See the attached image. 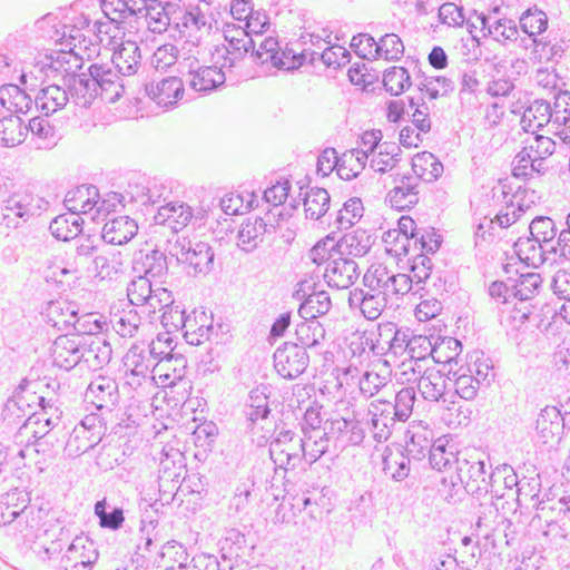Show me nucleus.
I'll use <instances>...</instances> for the list:
<instances>
[{
  "mask_svg": "<svg viewBox=\"0 0 570 570\" xmlns=\"http://www.w3.org/2000/svg\"><path fill=\"white\" fill-rule=\"evenodd\" d=\"M85 397L98 410L111 411L118 403V384L111 377L98 376L87 387Z\"/></svg>",
  "mask_w": 570,
  "mask_h": 570,
  "instance_id": "13",
  "label": "nucleus"
},
{
  "mask_svg": "<svg viewBox=\"0 0 570 570\" xmlns=\"http://www.w3.org/2000/svg\"><path fill=\"white\" fill-rule=\"evenodd\" d=\"M138 232V225L129 216H118L106 222L101 238L107 244L124 245L128 243Z\"/></svg>",
  "mask_w": 570,
  "mask_h": 570,
  "instance_id": "24",
  "label": "nucleus"
},
{
  "mask_svg": "<svg viewBox=\"0 0 570 570\" xmlns=\"http://www.w3.org/2000/svg\"><path fill=\"white\" fill-rule=\"evenodd\" d=\"M67 26H63L62 38H66L65 45L68 49H61L39 57L29 71L21 70L19 76L21 83L26 85L27 78L30 75L35 79L42 81L61 77L62 85L65 86L69 77L78 75L77 72L82 68L83 61L91 59L92 55L97 51L96 46L90 48L86 38H81L79 29L71 28L67 37Z\"/></svg>",
  "mask_w": 570,
  "mask_h": 570,
  "instance_id": "1",
  "label": "nucleus"
},
{
  "mask_svg": "<svg viewBox=\"0 0 570 570\" xmlns=\"http://www.w3.org/2000/svg\"><path fill=\"white\" fill-rule=\"evenodd\" d=\"M404 53V45L401 38L395 33H386L376 41L374 60L384 58L385 60H399Z\"/></svg>",
  "mask_w": 570,
  "mask_h": 570,
  "instance_id": "63",
  "label": "nucleus"
},
{
  "mask_svg": "<svg viewBox=\"0 0 570 570\" xmlns=\"http://www.w3.org/2000/svg\"><path fill=\"white\" fill-rule=\"evenodd\" d=\"M51 234L61 240L75 238L80 232L79 217L76 214L60 215L53 218L49 226Z\"/></svg>",
  "mask_w": 570,
  "mask_h": 570,
  "instance_id": "61",
  "label": "nucleus"
},
{
  "mask_svg": "<svg viewBox=\"0 0 570 570\" xmlns=\"http://www.w3.org/2000/svg\"><path fill=\"white\" fill-rule=\"evenodd\" d=\"M81 352H83L81 362L91 368H100L107 365L112 355L110 344L100 337L89 340L82 337Z\"/></svg>",
  "mask_w": 570,
  "mask_h": 570,
  "instance_id": "30",
  "label": "nucleus"
},
{
  "mask_svg": "<svg viewBox=\"0 0 570 570\" xmlns=\"http://www.w3.org/2000/svg\"><path fill=\"white\" fill-rule=\"evenodd\" d=\"M225 39L227 46L225 47L223 68L234 67L238 60L255 48V40L242 28L226 30Z\"/></svg>",
  "mask_w": 570,
  "mask_h": 570,
  "instance_id": "18",
  "label": "nucleus"
},
{
  "mask_svg": "<svg viewBox=\"0 0 570 570\" xmlns=\"http://www.w3.org/2000/svg\"><path fill=\"white\" fill-rule=\"evenodd\" d=\"M535 509L537 513L532 522H538L539 527L547 528V530H543L544 535H549L550 531L559 529L558 522L567 515L561 498L553 500L549 495H544L538 501Z\"/></svg>",
  "mask_w": 570,
  "mask_h": 570,
  "instance_id": "23",
  "label": "nucleus"
},
{
  "mask_svg": "<svg viewBox=\"0 0 570 570\" xmlns=\"http://www.w3.org/2000/svg\"><path fill=\"white\" fill-rule=\"evenodd\" d=\"M49 203L29 191L12 194L1 207L2 222L8 228H18L31 217L47 210Z\"/></svg>",
  "mask_w": 570,
  "mask_h": 570,
  "instance_id": "6",
  "label": "nucleus"
},
{
  "mask_svg": "<svg viewBox=\"0 0 570 570\" xmlns=\"http://www.w3.org/2000/svg\"><path fill=\"white\" fill-rule=\"evenodd\" d=\"M166 250L189 276H205L214 267L215 253L208 243L176 237L175 240L168 239Z\"/></svg>",
  "mask_w": 570,
  "mask_h": 570,
  "instance_id": "3",
  "label": "nucleus"
},
{
  "mask_svg": "<svg viewBox=\"0 0 570 570\" xmlns=\"http://www.w3.org/2000/svg\"><path fill=\"white\" fill-rule=\"evenodd\" d=\"M455 475H451L453 488L462 487L466 493L475 498H487L491 487L490 472L485 470L487 463L475 451L459 453L455 459Z\"/></svg>",
  "mask_w": 570,
  "mask_h": 570,
  "instance_id": "4",
  "label": "nucleus"
},
{
  "mask_svg": "<svg viewBox=\"0 0 570 570\" xmlns=\"http://www.w3.org/2000/svg\"><path fill=\"white\" fill-rule=\"evenodd\" d=\"M331 197L326 189L312 187L304 196V207L306 217L320 219L330 208Z\"/></svg>",
  "mask_w": 570,
  "mask_h": 570,
  "instance_id": "53",
  "label": "nucleus"
},
{
  "mask_svg": "<svg viewBox=\"0 0 570 570\" xmlns=\"http://www.w3.org/2000/svg\"><path fill=\"white\" fill-rule=\"evenodd\" d=\"M29 501L28 493L18 488L0 495V527L11 525L19 508Z\"/></svg>",
  "mask_w": 570,
  "mask_h": 570,
  "instance_id": "51",
  "label": "nucleus"
},
{
  "mask_svg": "<svg viewBox=\"0 0 570 570\" xmlns=\"http://www.w3.org/2000/svg\"><path fill=\"white\" fill-rule=\"evenodd\" d=\"M358 266L352 258L338 255L327 263L324 278L327 285L336 289L350 288L358 278Z\"/></svg>",
  "mask_w": 570,
  "mask_h": 570,
  "instance_id": "12",
  "label": "nucleus"
},
{
  "mask_svg": "<svg viewBox=\"0 0 570 570\" xmlns=\"http://www.w3.org/2000/svg\"><path fill=\"white\" fill-rule=\"evenodd\" d=\"M512 282L513 299L520 303L532 299L540 291L542 277L539 273L528 272L519 274L518 278L509 277Z\"/></svg>",
  "mask_w": 570,
  "mask_h": 570,
  "instance_id": "42",
  "label": "nucleus"
},
{
  "mask_svg": "<svg viewBox=\"0 0 570 570\" xmlns=\"http://www.w3.org/2000/svg\"><path fill=\"white\" fill-rule=\"evenodd\" d=\"M362 415L370 433L377 442L387 441L399 422L394 415L392 402L382 399L372 401Z\"/></svg>",
  "mask_w": 570,
  "mask_h": 570,
  "instance_id": "7",
  "label": "nucleus"
},
{
  "mask_svg": "<svg viewBox=\"0 0 570 570\" xmlns=\"http://www.w3.org/2000/svg\"><path fill=\"white\" fill-rule=\"evenodd\" d=\"M136 265L135 269H141L147 277L160 278L168 272L167 256L159 249L141 254Z\"/></svg>",
  "mask_w": 570,
  "mask_h": 570,
  "instance_id": "52",
  "label": "nucleus"
},
{
  "mask_svg": "<svg viewBox=\"0 0 570 570\" xmlns=\"http://www.w3.org/2000/svg\"><path fill=\"white\" fill-rule=\"evenodd\" d=\"M484 499L485 501L479 504L476 527L480 531H483L484 537H489L490 533L502 523V520L499 517L498 508H495L493 499H491L490 495Z\"/></svg>",
  "mask_w": 570,
  "mask_h": 570,
  "instance_id": "62",
  "label": "nucleus"
},
{
  "mask_svg": "<svg viewBox=\"0 0 570 570\" xmlns=\"http://www.w3.org/2000/svg\"><path fill=\"white\" fill-rule=\"evenodd\" d=\"M184 80L178 77L164 78L158 82L146 85V94L158 106L173 107L184 95Z\"/></svg>",
  "mask_w": 570,
  "mask_h": 570,
  "instance_id": "16",
  "label": "nucleus"
},
{
  "mask_svg": "<svg viewBox=\"0 0 570 570\" xmlns=\"http://www.w3.org/2000/svg\"><path fill=\"white\" fill-rule=\"evenodd\" d=\"M423 441L425 444L416 450V445L420 443H416L415 436L413 435L411 442L406 444V452L417 459H420V454L425 456L428 453L430 465L438 471H445L453 462L455 463L456 456L452 451L446 450L445 445L441 443V440H438L432 445L426 439Z\"/></svg>",
  "mask_w": 570,
  "mask_h": 570,
  "instance_id": "14",
  "label": "nucleus"
},
{
  "mask_svg": "<svg viewBox=\"0 0 570 570\" xmlns=\"http://www.w3.org/2000/svg\"><path fill=\"white\" fill-rule=\"evenodd\" d=\"M31 402H33L31 394H26L24 390L14 392V394L9 397L4 404V417L17 423L26 419L29 423L33 413Z\"/></svg>",
  "mask_w": 570,
  "mask_h": 570,
  "instance_id": "48",
  "label": "nucleus"
},
{
  "mask_svg": "<svg viewBox=\"0 0 570 570\" xmlns=\"http://www.w3.org/2000/svg\"><path fill=\"white\" fill-rule=\"evenodd\" d=\"M351 303H358L364 317L374 321L380 317L387 305L389 298L363 288H355L350 295Z\"/></svg>",
  "mask_w": 570,
  "mask_h": 570,
  "instance_id": "33",
  "label": "nucleus"
},
{
  "mask_svg": "<svg viewBox=\"0 0 570 570\" xmlns=\"http://www.w3.org/2000/svg\"><path fill=\"white\" fill-rule=\"evenodd\" d=\"M82 337L79 335H60L50 348L53 365L70 371L79 364L83 357L81 352Z\"/></svg>",
  "mask_w": 570,
  "mask_h": 570,
  "instance_id": "11",
  "label": "nucleus"
},
{
  "mask_svg": "<svg viewBox=\"0 0 570 570\" xmlns=\"http://www.w3.org/2000/svg\"><path fill=\"white\" fill-rule=\"evenodd\" d=\"M27 128L38 149H50L56 146L59 140L55 126H52L47 118H31Z\"/></svg>",
  "mask_w": 570,
  "mask_h": 570,
  "instance_id": "39",
  "label": "nucleus"
},
{
  "mask_svg": "<svg viewBox=\"0 0 570 570\" xmlns=\"http://www.w3.org/2000/svg\"><path fill=\"white\" fill-rule=\"evenodd\" d=\"M309 356L303 346L297 343H285L274 353V366L277 373L287 380L298 377L304 373Z\"/></svg>",
  "mask_w": 570,
  "mask_h": 570,
  "instance_id": "9",
  "label": "nucleus"
},
{
  "mask_svg": "<svg viewBox=\"0 0 570 570\" xmlns=\"http://www.w3.org/2000/svg\"><path fill=\"white\" fill-rule=\"evenodd\" d=\"M43 514L45 512L41 508L24 502L13 517L11 525L16 532L24 534L29 529L40 525Z\"/></svg>",
  "mask_w": 570,
  "mask_h": 570,
  "instance_id": "56",
  "label": "nucleus"
},
{
  "mask_svg": "<svg viewBox=\"0 0 570 570\" xmlns=\"http://www.w3.org/2000/svg\"><path fill=\"white\" fill-rule=\"evenodd\" d=\"M189 554L187 549L179 542L171 540L161 546L156 552L153 566L163 568L164 564H176L179 567L191 564L188 562Z\"/></svg>",
  "mask_w": 570,
  "mask_h": 570,
  "instance_id": "49",
  "label": "nucleus"
},
{
  "mask_svg": "<svg viewBox=\"0 0 570 570\" xmlns=\"http://www.w3.org/2000/svg\"><path fill=\"white\" fill-rule=\"evenodd\" d=\"M193 208L185 203H168L158 207L156 224L167 225L174 233L184 229L193 219Z\"/></svg>",
  "mask_w": 570,
  "mask_h": 570,
  "instance_id": "20",
  "label": "nucleus"
},
{
  "mask_svg": "<svg viewBox=\"0 0 570 570\" xmlns=\"http://www.w3.org/2000/svg\"><path fill=\"white\" fill-rule=\"evenodd\" d=\"M410 463L407 454L400 450L393 451L386 448L382 455V470L384 474L396 482L403 481L409 476Z\"/></svg>",
  "mask_w": 570,
  "mask_h": 570,
  "instance_id": "38",
  "label": "nucleus"
},
{
  "mask_svg": "<svg viewBox=\"0 0 570 570\" xmlns=\"http://www.w3.org/2000/svg\"><path fill=\"white\" fill-rule=\"evenodd\" d=\"M45 316L47 322L59 331H67L70 327L77 330L79 323L77 306L66 299L50 302L46 307Z\"/></svg>",
  "mask_w": 570,
  "mask_h": 570,
  "instance_id": "21",
  "label": "nucleus"
},
{
  "mask_svg": "<svg viewBox=\"0 0 570 570\" xmlns=\"http://www.w3.org/2000/svg\"><path fill=\"white\" fill-rule=\"evenodd\" d=\"M417 390L429 402H439L445 393L446 381L441 371L426 368L417 379Z\"/></svg>",
  "mask_w": 570,
  "mask_h": 570,
  "instance_id": "31",
  "label": "nucleus"
},
{
  "mask_svg": "<svg viewBox=\"0 0 570 570\" xmlns=\"http://www.w3.org/2000/svg\"><path fill=\"white\" fill-rule=\"evenodd\" d=\"M186 366L187 361L184 355L171 353L156 362V377L164 386H174L185 377Z\"/></svg>",
  "mask_w": 570,
  "mask_h": 570,
  "instance_id": "26",
  "label": "nucleus"
},
{
  "mask_svg": "<svg viewBox=\"0 0 570 570\" xmlns=\"http://www.w3.org/2000/svg\"><path fill=\"white\" fill-rule=\"evenodd\" d=\"M140 48L134 41L122 42L119 48L114 51L111 63L117 69V76H131L135 75L140 67Z\"/></svg>",
  "mask_w": 570,
  "mask_h": 570,
  "instance_id": "27",
  "label": "nucleus"
},
{
  "mask_svg": "<svg viewBox=\"0 0 570 570\" xmlns=\"http://www.w3.org/2000/svg\"><path fill=\"white\" fill-rule=\"evenodd\" d=\"M98 553L94 548V543L87 537H76L69 544L66 553L61 557L60 563L91 561L95 563Z\"/></svg>",
  "mask_w": 570,
  "mask_h": 570,
  "instance_id": "57",
  "label": "nucleus"
},
{
  "mask_svg": "<svg viewBox=\"0 0 570 570\" xmlns=\"http://www.w3.org/2000/svg\"><path fill=\"white\" fill-rule=\"evenodd\" d=\"M65 88L69 101L82 108L90 107L98 97L114 104L125 91L121 79L106 63H92L88 68V73L81 72L75 77H69Z\"/></svg>",
  "mask_w": 570,
  "mask_h": 570,
  "instance_id": "2",
  "label": "nucleus"
},
{
  "mask_svg": "<svg viewBox=\"0 0 570 570\" xmlns=\"http://www.w3.org/2000/svg\"><path fill=\"white\" fill-rule=\"evenodd\" d=\"M212 28L209 17L198 6L185 8L179 24L175 28L181 37L190 38L194 45L200 41L204 32L208 33Z\"/></svg>",
  "mask_w": 570,
  "mask_h": 570,
  "instance_id": "17",
  "label": "nucleus"
},
{
  "mask_svg": "<svg viewBox=\"0 0 570 570\" xmlns=\"http://www.w3.org/2000/svg\"><path fill=\"white\" fill-rule=\"evenodd\" d=\"M401 149L394 142H383L380 150L372 155L370 166L374 171L384 174L392 170L400 161Z\"/></svg>",
  "mask_w": 570,
  "mask_h": 570,
  "instance_id": "55",
  "label": "nucleus"
},
{
  "mask_svg": "<svg viewBox=\"0 0 570 570\" xmlns=\"http://www.w3.org/2000/svg\"><path fill=\"white\" fill-rule=\"evenodd\" d=\"M130 200L139 203L142 206H155L160 203L166 187L157 181H146L145 184L129 185Z\"/></svg>",
  "mask_w": 570,
  "mask_h": 570,
  "instance_id": "50",
  "label": "nucleus"
},
{
  "mask_svg": "<svg viewBox=\"0 0 570 570\" xmlns=\"http://www.w3.org/2000/svg\"><path fill=\"white\" fill-rule=\"evenodd\" d=\"M102 440L98 434H92L81 426H75L65 445V452L69 458H78L96 446Z\"/></svg>",
  "mask_w": 570,
  "mask_h": 570,
  "instance_id": "46",
  "label": "nucleus"
},
{
  "mask_svg": "<svg viewBox=\"0 0 570 570\" xmlns=\"http://www.w3.org/2000/svg\"><path fill=\"white\" fill-rule=\"evenodd\" d=\"M481 29L484 36H490L497 41L515 40L519 31L515 22L510 19H498L491 21V18L481 13L478 16Z\"/></svg>",
  "mask_w": 570,
  "mask_h": 570,
  "instance_id": "40",
  "label": "nucleus"
},
{
  "mask_svg": "<svg viewBox=\"0 0 570 570\" xmlns=\"http://www.w3.org/2000/svg\"><path fill=\"white\" fill-rule=\"evenodd\" d=\"M298 345L306 347H314L325 338V330L323 325L315 318L303 320L296 325L295 331Z\"/></svg>",
  "mask_w": 570,
  "mask_h": 570,
  "instance_id": "58",
  "label": "nucleus"
},
{
  "mask_svg": "<svg viewBox=\"0 0 570 570\" xmlns=\"http://www.w3.org/2000/svg\"><path fill=\"white\" fill-rule=\"evenodd\" d=\"M183 75L184 85L199 94L210 92L226 81V76L222 68L202 66L196 59L187 63V71Z\"/></svg>",
  "mask_w": 570,
  "mask_h": 570,
  "instance_id": "8",
  "label": "nucleus"
},
{
  "mask_svg": "<svg viewBox=\"0 0 570 570\" xmlns=\"http://www.w3.org/2000/svg\"><path fill=\"white\" fill-rule=\"evenodd\" d=\"M28 135V128L18 116L0 119V146L13 148L22 144Z\"/></svg>",
  "mask_w": 570,
  "mask_h": 570,
  "instance_id": "41",
  "label": "nucleus"
},
{
  "mask_svg": "<svg viewBox=\"0 0 570 570\" xmlns=\"http://www.w3.org/2000/svg\"><path fill=\"white\" fill-rule=\"evenodd\" d=\"M69 102V96L65 86L50 85L39 90L35 98V105L46 117L65 108Z\"/></svg>",
  "mask_w": 570,
  "mask_h": 570,
  "instance_id": "28",
  "label": "nucleus"
},
{
  "mask_svg": "<svg viewBox=\"0 0 570 570\" xmlns=\"http://www.w3.org/2000/svg\"><path fill=\"white\" fill-rule=\"evenodd\" d=\"M252 51V57L255 61L261 65L271 63L277 69L291 70L301 66L299 60L296 61L293 55L292 61L288 60V56L285 51H279L278 41L273 37L265 38L258 46V48Z\"/></svg>",
  "mask_w": 570,
  "mask_h": 570,
  "instance_id": "15",
  "label": "nucleus"
},
{
  "mask_svg": "<svg viewBox=\"0 0 570 570\" xmlns=\"http://www.w3.org/2000/svg\"><path fill=\"white\" fill-rule=\"evenodd\" d=\"M155 364L146 350L138 345H132L125 356V365L130 367L135 376H142L145 383L156 379Z\"/></svg>",
  "mask_w": 570,
  "mask_h": 570,
  "instance_id": "32",
  "label": "nucleus"
},
{
  "mask_svg": "<svg viewBox=\"0 0 570 570\" xmlns=\"http://www.w3.org/2000/svg\"><path fill=\"white\" fill-rule=\"evenodd\" d=\"M373 245L372 236L364 229H355L345 234L337 243L340 255L354 257L365 256Z\"/></svg>",
  "mask_w": 570,
  "mask_h": 570,
  "instance_id": "36",
  "label": "nucleus"
},
{
  "mask_svg": "<svg viewBox=\"0 0 570 570\" xmlns=\"http://www.w3.org/2000/svg\"><path fill=\"white\" fill-rule=\"evenodd\" d=\"M0 95L7 99L6 109L9 111L27 114L35 100L17 85H4L0 88Z\"/></svg>",
  "mask_w": 570,
  "mask_h": 570,
  "instance_id": "59",
  "label": "nucleus"
},
{
  "mask_svg": "<svg viewBox=\"0 0 570 570\" xmlns=\"http://www.w3.org/2000/svg\"><path fill=\"white\" fill-rule=\"evenodd\" d=\"M140 538L136 543V562L138 566L144 567V562L153 561L155 558L154 550L156 549V533L154 522L150 521L148 524H145V520H141L140 527Z\"/></svg>",
  "mask_w": 570,
  "mask_h": 570,
  "instance_id": "54",
  "label": "nucleus"
},
{
  "mask_svg": "<svg viewBox=\"0 0 570 570\" xmlns=\"http://www.w3.org/2000/svg\"><path fill=\"white\" fill-rule=\"evenodd\" d=\"M268 232V226L262 217L252 216L246 218L237 234V246L250 253L258 247L264 240L265 234Z\"/></svg>",
  "mask_w": 570,
  "mask_h": 570,
  "instance_id": "25",
  "label": "nucleus"
},
{
  "mask_svg": "<svg viewBox=\"0 0 570 570\" xmlns=\"http://www.w3.org/2000/svg\"><path fill=\"white\" fill-rule=\"evenodd\" d=\"M367 160V151L363 149L354 148L344 151L337 168L338 177L344 180L356 178L364 170Z\"/></svg>",
  "mask_w": 570,
  "mask_h": 570,
  "instance_id": "45",
  "label": "nucleus"
},
{
  "mask_svg": "<svg viewBox=\"0 0 570 570\" xmlns=\"http://www.w3.org/2000/svg\"><path fill=\"white\" fill-rule=\"evenodd\" d=\"M553 117L551 105L543 100H534L523 112L521 122L525 131H534L551 121Z\"/></svg>",
  "mask_w": 570,
  "mask_h": 570,
  "instance_id": "43",
  "label": "nucleus"
},
{
  "mask_svg": "<svg viewBox=\"0 0 570 570\" xmlns=\"http://www.w3.org/2000/svg\"><path fill=\"white\" fill-rule=\"evenodd\" d=\"M412 333L409 328H397L393 323L381 324L379 326V343L385 344L387 351L396 356L407 355V341Z\"/></svg>",
  "mask_w": 570,
  "mask_h": 570,
  "instance_id": "29",
  "label": "nucleus"
},
{
  "mask_svg": "<svg viewBox=\"0 0 570 570\" xmlns=\"http://www.w3.org/2000/svg\"><path fill=\"white\" fill-rule=\"evenodd\" d=\"M563 428V417L558 407L546 406L541 410L535 422V431L543 444L558 443Z\"/></svg>",
  "mask_w": 570,
  "mask_h": 570,
  "instance_id": "19",
  "label": "nucleus"
},
{
  "mask_svg": "<svg viewBox=\"0 0 570 570\" xmlns=\"http://www.w3.org/2000/svg\"><path fill=\"white\" fill-rule=\"evenodd\" d=\"M94 272L101 279H117L124 273V261L120 252L101 250L92 261Z\"/></svg>",
  "mask_w": 570,
  "mask_h": 570,
  "instance_id": "34",
  "label": "nucleus"
},
{
  "mask_svg": "<svg viewBox=\"0 0 570 570\" xmlns=\"http://www.w3.org/2000/svg\"><path fill=\"white\" fill-rule=\"evenodd\" d=\"M364 213L363 203L360 198H350L338 210L335 224L337 229H348L357 223Z\"/></svg>",
  "mask_w": 570,
  "mask_h": 570,
  "instance_id": "64",
  "label": "nucleus"
},
{
  "mask_svg": "<svg viewBox=\"0 0 570 570\" xmlns=\"http://www.w3.org/2000/svg\"><path fill=\"white\" fill-rule=\"evenodd\" d=\"M33 403L37 402L40 410L33 411L30 423L37 424L38 430H53L61 420V411L53 404L51 400H47L45 396H38L36 393H31Z\"/></svg>",
  "mask_w": 570,
  "mask_h": 570,
  "instance_id": "35",
  "label": "nucleus"
},
{
  "mask_svg": "<svg viewBox=\"0 0 570 570\" xmlns=\"http://www.w3.org/2000/svg\"><path fill=\"white\" fill-rule=\"evenodd\" d=\"M507 185L499 184L491 189L492 199L500 205L497 213V223L500 228H508L514 224L522 214L530 210L540 199L533 189L519 187L514 193L507 189Z\"/></svg>",
  "mask_w": 570,
  "mask_h": 570,
  "instance_id": "5",
  "label": "nucleus"
},
{
  "mask_svg": "<svg viewBox=\"0 0 570 570\" xmlns=\"http://www.w3.org/2000/svg\"><path fill=\"white\" fill-rule=\"evenodd\" d=\"M394 186L387 193L386 200L391 207L397 210L410 209L419 203L420 184L419 178L410 174L395 175Z\"/></svg>",
  "mask_w": 570,
  "mask_h": 570,
  "instance_id": "10",
  "label": "nucleus"
},
{
  "mask_svg": "<svg viewBox=\"0 0 570 570\" xmlns=\"http://www.w3.org/2000/svg\"><path fill=\"white\" fill-rule=\"evenodd\" d=\"M411 165L414 173L412 176L417 177L419 183L421 180L432 183L436 180L443 173L442 163L430 151H422L416 154L412 158Z\"/></svg>",
  "mask_w": 570,
  "mask_h": 570,
  "instance_id": "37",
  "label": "nucleus"
},
{
  "mask_svg": "<svg viewBox=\"0 0 570 570\" xmlns=\"http://www.w3.org/2000/svg\"><path fill=\"white\" fill-rule=\"evenodd\" d=\"M332 301L326 291H316L306 296L299 305L298 314L303 320H317L330 312Z\"/></svg>",
  "mask_w": 570,
  "mask_h": 570,
  "instance_id": "47",
  "label": "nucleus"
},
{
  "mask_svg": "<svg viewBox=\"0 0 570 570\" xmlns=\"http://www.w3.org/2000/svg\"><path fill=\"white\" fill-rule=\"evenodd\" d=\"M392 271L383 264H373L363 276L364 288L374 294L390 298V279Z\"/></svg>",
  "mask_w": 570,
  "mask_h": 570,
  "instance_id": "44",
  "label": "nucleus"
},
{
  "mask_svg": "<svg viewBox=\"0 0 570 570\" xmlns=\"http://www.w3.org/2000/svg\"><path fill=\"white\" fill-rule=\"evenodd\" d=\"M99 197L98 188L94 185H81L66 194L63 204L72 214L92 215Z\"/></svg>",
  "mask_w": 570,
  "mask_h": 570,
  "instance_id": "22",
  "label": "nucleus"
},
{
  "mask_svg": "<svg viewBox=\"0 0 570 570\" xmlns=\"http://www.w3.org/2000/svg\"><path fill=\"white\" fill-rule=\"evenodd\" d=\"M112 328L121 337H134L141 325V317L135 308L124 309L111 318Z\"/></svg>",
  "mask_w": 570,
  "mask_h": 570,
  "instance_id": "60",
  "label": "nucleus"
}]
</instances>
